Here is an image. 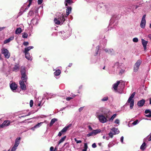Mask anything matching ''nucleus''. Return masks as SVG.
<instances>
[{
    "label": "nucleus",
    "mask_w": 151,
    "mask_h": 151,
    "mask_svg": "<svg viewBox=\"0 0 151 151\" xmlns=\"http://www.w3.org/2000/svg\"><path fill=\"white\" fill-rule=\"evenodd\" d=\"M43 123L44 122H41L40 123H38L35 125V127H36V128H38L40 127Z\"/></svg>",
    "instance_id": "40"
},
{
    "label": "nucleus",
    "mask_w": 151,
    "mask_h": 151,
    "mask_svg": "<svg viewBox=\"0 0 151 151\" xmlns=\"http://www.w3.org/2000/svg\"><path fill=\"white\" fill-rule=\"evenodd\" d=\"M60 35L63 40H65L69 37L71 34V30L70 29L66 32L64 31L59 32Z\"/></svg>",
    "instance_id": "3"
},
{
    "label": "nucleus",
    "mask_w": 151,
    "mask_h": 151,
    "mask_svg": "<svg viewBox=\"0 0 151 151\" xmlns=\"http://www.w3.org/2000/svg\"><path fill=\"white\" fill-rule=\"evenodd\" d=\"M108 99V97L107 96L104 97L101 99V101H106Z\"/></svg>",
    "instance_id": "46"
},
{
    "label": "nucleus",
    "mask_w": 151,
    "mask_h": 151,
    "mask_svg": "<svg viewBox=\"0 0 151 151\" xmlns=\"http://www.w3.org/2000/svg\"><path fill=\"white\" fill-rule=\"evenodd\" d=\"M31 22V23L33 25H36L38 23L37 22V19L35 18L32 19Z\"/></svg>",
    "instance_id": "31"
},
{
    "label": "nucleus",
    "mask_w": 151,
    "mask_h": 151,
    "mask_svg": "<svg viewBox=\"0 0 151 151\" xmlns=\"http://www.w3.org/2000/svg\"><path fill=\"white\" fill-rule=\"evenodd\" d=\"M143 141V143L142 144V145L140 147V149L142 150H144L146 147L145 142H147V141L146 140V139H144Z\"/></svg>",
    "instance_id": "19"
},
{
    "label": "nucleus",
    "mask_w": 151,
    "mask_h": 151,
    "mask_svg": "<svg viewBox=\"0 0 151 151\" xmlns=\"http://www.w3.org/2000/svg\"><path fill=\"white\" fill-rule=\"evenodd\" d=\"M145 102V100L142 99L138 102L137 105L138 106L142 107L143 106Z\"/></svg>",
    "instance_id": "16"
},
{
    "label": "nucleus",
    "mask_w": 151,
    "mask_h": 151,
    "mask_svg": "<svg viewBox=\"0 0 151 151\" xmlns=\"http://www.w3.org/2000/svg\"><path fill=\"white\" fill-rule=\"evenodd\" d=\"M92 147L93 148H96V145L95 143H93L92 145Z\"/></svg>",
    "instance_id": "58"
},
{
    "label": "nucleus",
    "mask_w": 151,
    "mask_h": 151,
    "mask_svg": "<svg viewBox=\"0 0 151 151\" xmlns=\"http://www.w3.org/2000/svg\"><path fill=\"white\" fill-rule=\"evenodd\" d=\"M116 114H114L110 118H109V122H111L116 117Z\"/></svg>",
    "instance_id": "38"
},
{
    "label": "nucleus",
    "mask_w": 151,
    "mask_h": 151,
    "mask_svg": "<svg viewBox=\"0 0 151 151\" xmlns=\"http://www.w3.org/2000/svg\"><path fill=\"white\" fill-rule=\"evenodd\" d=\"M124 137L122 136L120 138V141L122 143H123Z\"/></svg>",
    "instance_id": "59"
},
{
    "label": "nucleus",
    "mask_w": 151,
    "mask_h": 151,
    "mask_svg": "<svg viewBox=\"0 0 151 151\" xmlns=\"http://www.w3.org/2000/svg\"><path fill=\"white\" fill-rule=\"evenodd\" d=\"M34 48L33 46H29L28 47L25 48L24 51V53H28V52L31 49Z\"/></svg>",
    "instance_id": "27"
},
{
    "label": "nucleus",
    "mask_w": 151,
    "mask_h": 151,
    "mask_svg": "<svg viewBox=\"0 0 151 151\" xmlns=\"http://www.w3.org/2000/svg\"><path fill=\"white\" fill-rule=\"evenodd\" d=\"M88 128L90 130H93V129L90 126H88Z\"/></svg>",
    "instance_id": "63"
},
{
    "label": "nucleus",
    "mask_w": 151,
    "mask_h": 151,
    "mask_svg": "<svg viewBox=\"0 0 151 151\" xmlns=\"http://www.w3.org/2000/svg\"><path fill=\"white\" fill-rule=\"evenodd\" d=\"M143 3V2L142 0H139L137 2V4L136 5L135 9H137L138 7L142 6Z\"/></svg>",
    "instance_id": "24"
},
{
    "label": "nucleus",
    "mask_w": 151,
    "mask_h": 151,
    "mask_svg": "<svg viewBox=\"0 0 151 151\" xmlns=\"http://www.w3.org/2000/svg\"><path fill=\"white\" fill-rule=\"evenodd\" d=\"M145 113L146 114H149L145 115V116L148 118L151 117V110L150 109H146L145 111Z\"/></svg>",
    "instance_id": "17"
},
{
    "label": "nucleus",
    "mask_w": 151,
    "mask_h": 151,
    "mask_svg": "<svg viewBox=\"0 0 151 151\" xmlns=\"http://www.w3.org/2000/svg\"><path fill=\"white\" fill-rule=\"evenodd\" d=\"M92 132L94 135H96L100 133L101 132V130L100 129H96L93 130Z\"/></svg>",
    "instance_id": "29"
},
{
    "label": "nucleus",
    "mask_w": 151,
    "mask_h": 151,
    "mask_svg": "<svg viewBox=\"0 0 151 151\" xmlns=\"http://www.w3.org/2000/svg\"><path fill=\"white\" fill-rule=\"evenodd\" d=\"M113 67L116 68L117 70L119 69L120 71L119 74L120 75H122L125 72V70L124 67V65L122 63L120 64L119 62H116Z\"/></svg>",
    "instance_id": "2"
},
{
    "label": "nucleus",
    "mask_w": 151,
    "mask_h": 151,
    "mask_svg": "<svg viewBox=\"0 0 151 151\" xmlns=\"http://www.w3.org/2000/svg\"><path fill=\"white\" fill-rule=\"evenodd\" d=\"M93 135H94L93 134V132L92 131L91 132L89 133V134H87V137H89L90 136H92Z\"/></svg>",
    "instance_id": "49"
},
{
    "label": "nucleus",
    "mask_w": 151,
    "mask_h": 151,
    "mask_svg": "<svg viewBox=\"0 0 151 151\" xmlns=\"http://www.w3.org/2000/svg\"><path fill=\"white\" fill-rule=\"evenodd\" d=\"M14 38V36H12L10 37L8 39H7L5 40L4 41V44H6L11 41Z\"/></svg>",
    "instance_id": "22"
},
{
    "label": "nucleus",
    "mask_w": 151,
    "mask_h": 151,
    "mask_svg": "<svg viewBox=\"0 0 151 151\" xmlns=\"http://www.w3.org/2000/svg\"><path fill=\"white\" fill-rule=\"evenodd\" d=\"M54 22L55 24H60V23H61L60 22V21L57 18H55L54 19Z\"/></svg>",
    "instance_id": "39"
},
{
    "label": "nucleus",
    "mask_w": 151,
    "mask_h": 151,
    "mask_svg": "<svg viewBox=\"0 0 151 151\" xmlns=\"http://www.w3.org/2000/svg\"><path fill=\"white\" fill-rule=\"evenodd\" d=\"M10 87L11 90L14 92H16V90L17 88V85L15 83H10Z\"/></svg>",
    "instance_id": "11"
},
{
    "label": "nucleus",
    "mask_w": 151,
    "mask_h": 151,
    "mask_svg": "<svg viewBox=\"0 0 151 151\" xmlns=\"http://www.w3.org/2000/svg\"><path fill=\"white\" fill-rule=\"evenodd\" d=\"M118 23V21L117 20L114 21V17H113L110 20V23L109 26L111 27L115 28V26L117 25Z\"/></svg>",
    "instance_id": "8"
},
{
    "label": "nucleus",
    "mask_w": 151,
    "mask_h": 151,
    "mask_svg": "<svg viewBox=\"0 0 151 151\" xmlns=\"http://www.w3.org/2000/svg\"><path fill=\"white\" fill-rule=\"evenodd\" d=\"M24 82L23 81H20L19 83L20 85V86L21 89L23 90H25L26 89V86L25 84L24 83Z\"/></svg>",
    "instance_id": "14"
},
{
    "label": "nucleus",
    "mask_w": 151,
    "mask_h": 151,
    "mask_svg": "<svg viewBox=\"0 0 151 151\" xmlns=\"http://www.w3.org/2000/svg\"><path fill=\"white\" fill-rule=\"evenodd\" d=\"M22 37L24 38H27L28 37V34L27 33L24 32L22 33Z\"/></svg>",
    "instance_id": "42"
},
{
    "label": "nucleus",
    "mask_w": 151,
    "mask_h": 151,
    "mask_svg": "<svg viewBox=\"0 0 151 151\" xmlns=\"http://www.w3.org/2000/svg\"><path fill=\"white\" fill-rule=\"evenodd\" d=\"M72 125V124H70L65 126L60 132H59L58 136L59 137L61 136L62 135V134L66 132L68 128L71 127Z\"/></svg>",
    "instance_id": "7"
},
{
    "label": "nucleus",
    "mask_w": 151,
    "mask_h": 151,
    "mask_svg": "<svg viewBox=\"0 0 151 151\" xmlns=\"http://www.w3.org/2000/svg\"><path fill=\"white\" fill-rule=\"evenodd\" d=\"M146 139V140H147L148 141H150L151 140V133L150 135L148 136L145 138L144 139Z\"/></svg>",
    "instance_id": "41"
},
{
    "label": "nucleus",
    "mask_w": 151,
    "mask_h": 151,
    "mask_svg": "<svg viewBox=\"0 0 151 151\" xmlns=\"http://www.w3.org/2000/svg\"><path fill=\"white\" fill-rule=\"evenodd\" d=\"M20 137H17L16 139L14 145L11 148V151H15L16 150L17 148V147L20 143Z\"/></svg>",
    "instance_id": "4"
},
{
    "label": "nucleus",
    "mask_w": 151,
    "mask_h": 151,
    "mask_svg": "<svg viewBox=\"0 0 151 151\" xmlns=\"http://www.w3.org/2000/svg\"><path fill=\"white\" fill-rule=\"evenodd\" d=\"M36 128V127H35V126L33 127H32L31 128V129L32 130L34 131L35 130V129Z\"/></svg>",
    "instance_id": "61"
},
{
    "label": "nucleus",
    "mask_w": 151,
    "mask_h": 151,
    "mask_svg": "<svg viewBox=\"0 0 151 151\" xmlns=\"http://www.w3.org/2000/svg\"><path fill=\"white\" fill-rule=\"evenodd\" d=\"M22 32V29L20 27L17 28L15 31V33L18 35L20 34Z\"/></svg>",
    "instance_id": "34"
},
{
    "label": "nucleus",
    "mask_w": 151,
    "mask_h": 151,
    "mask_svg": "<svg viewBox=\"0 0 151 151\" xmlns=\"http://www.w3.org/2000/svg\"><path fill=\"white\" fill-rule=\"evenodd\" d=\"M114 144L113 141H111L109 143L108 145V147H111L114 145Z\"/></svg>",
    "instance_id": "43"
},
{
    "label": "nucleus",
    "mask_w": 151,
    "mask_h": 151,
    "mask_svg": "<svg viewBox=\"0 0 151 151\" xmlns=\"http://www.w3.org/2000/svg\"><path fill=\"white\" fill-rule=\"evenodd\" d=\"M1 52L6 58H9L10 56V53L7 49L3 48L1 49Z\"/></svg>",
    "instance_id": "6"
},
{
    "label": "nucleus",
    "mask_w": 151,
    "mask_h": 151,
    "mask_svg": "<svg viewBox=\"0 0 151 151\" xmlns=\"http://www.w3.org/2000/svg\"><path fill=\"white\" fill-rule=\"evenodd\" d=\"M54 149V147H51L50 148V151H53Z\"/></svg>",
    "instance_id": "64"
},
{
    "label": "nucleus",
    "mask_w": 151,
    "mask_h": 151,
    "mask_svg": "<svg viewBox=\"0 0 151 151\" xmlns=\"http://www.w3.org/2000/svg\"><path fill=\"white\" fill-rule=\"evenodd\" d=\"M29 44V43L28 42H24L23 43V45L25 46H27Z\"/></svg>",
    "instance_id": "56"
},
{
    "label": "nucleus",
    "mask_w": 151,
    "mask_h": 151,
    "mask_svg": "<svg viewBox=\"0 0 151 151\" xmlns=\"http://www.w3.org/2000/svg\"><path fill=\"white\" fill-rule=\"evenodd\" d=\"M142 61L141 60H138L134 64V72H137L139 69V67L141 64Z\"/></svg>",
    "instance_id": "9"
},
{
    "label": "nucleus",
    "mask_w": 151,
    "mask_h": 151,
    "mask_svg": "<svg viewBox=\"0 0 151 151\" xmlns=\"http://www.w3.org/2000/svg\"><path fill=\"white\" fill-rule=\"evenodd\" d=\"M74 140L77 144L81 143L82 142L80 140H78L76 138H74Z\"/></svg>",
    "instance_id": "53"
},
{
    "label": "nucleus",
    "mask_w": 151,
    "mask_h": 151,
    "mask_svg": "<svg viewBox=\"0 0 151 151\" xmlns=\"http://www.w3.org/2000/svg\"><path fill=\"white\" fill-rule=\"evenodd\" d=\"M10 124L9 121L7 120L5 121L3 123L0 125V128H3L5 127L9 126Z\"/></svg>",
    "instance_id": "12"
},
{
    "label": "nucleus",
    "mask_w": 151,
    "mask_h": 151,
    "mask_svg": "<svg viewBox=\"0 0 151 151\" xmlns=\"http://www.w3.org/2000/svg\"><path fill=\"white\" fill-rule=\"evenodd\" d=\"M146 15H143L141 22L140 26L141 28L144 29L145 28L146 25V21L145 19Z\"/></svg>",
    "instance_id": "10"
},
{
    "label": "nucleus",
    "mask_w": 151,
    "mask_h": 151,
    "mask_svg": "<svg viewBox=\"0 0 151 151\" xmlns=\"http://www.w3.org/2000/svg\"><path fill=\"white\" fill-rule=\"evenodd\" d=\"M33 101L32 100H31L30 101V107H32L33 106Z\"/></svg>",
    "instance_id": "54"
},
{
    "label": "nucleus",
    "mask_w": 151,
    "mask_h": 151,
    "mask_svg": "<svg viewBox=\"0 0 151 151\" xmlns=\"http://www.w3.org/2000/svg\"><path fill=\"white\" fill-rule=\"evenodd\" d=\"M72 97H68L66 98V100L67 101H70V99H72Z\"/></svg>",
    "instance_id": "60"
},
{
    "label": "nucleus",
    "mask_w": 151,
    "mask_h": 151,
    "mask_svg": "<svg viewBox=\"0 0 151 151\" xmlns=\"http://www.w3.org/2000/svg\"><path fill=\"white\" fill-rule=\"evenodd\" d=\"M33 0H28V1L29 2V4L28 5L27 7L25 8L24 11H26V10L28 9V8L29 7L30 5L31 4Z\"/></svg>",
    "instance_id": "37"
},
{
    "label": "nucleus",
    "mask_w": 151,
    "mask_h": 151,
    "mask_svg": "<svg viewBox=\"0 0 151 151\" xmlns=\"http://www.w3.org/2000/svg\"><path fill=\"white\" fill-rule=\"evenodd\" d=\"M138 123H139L138 120L137 119V120H136L135 121H134L132 123V124L133 125H136L137 124H138Z\"/></svg>",
    "instance_id": "47"
},
{
    "label": "nucleus",
    "mask_w": 151,
    "mask_h": 151,
    "mask_svg": "<svg viewBox=\"0 0 151 151\" xmlns=\"http://www.w3.org/2000/svg\"><path fill=\"white\" fill-rule=\"evenodd\" d=\"M104 50L105 52L110 54L112 53L114 51L113 49H105Z\"/></svg>",
    "instance_id": "32"
},
{
    "label": "nucleus",
    "mask_w": 151,
    "mask_h": 151,
    "mask_svg": "<svg viewBox=\"0 0 151 151\" xmlns=\"http://www.w3.org/2000/svg\"><path fill=\"white\" fill-rule=\"evenodd\" d=\"M64 3L66 6H68V4L70 5L73 3V1L72 0H65Z\"/></svg>",
    "instance_id": "25"
},
{
    "label": "nucleus",
    "mask_w": 151,
    "mask_h": 151,
    "mask_svg": "<svg viewBox=\"0 0 151 151\" xmlns=\"http://www.w3.org/2000/svg\"><path fill=\"white\" fill-rule=\"evenodd\" d=\"M114 134H115L111 131L109 134V137L111 138H113V135Z\"/></svg>",
    "instance_id": "44"
},
{
    "label": "nucleus",
    "mask_w": 151,
    "mask_h": 151,
    "mask_svg": "<svg viewBox=\"0 0 151 151\" xmlns=\"http://www.w3.org/2000/svg\"><path fill=\"white\" fill-rule=\"evenodd\" d=\"M111 131L115 134H118L119 132L118 129L114 127L112 128L111 129Z\"/></svg>",
    "instance_id": "20"
},
{
    "label": "nucleus",
    "mask_w": 151,
    "mask_h": 151,
    "mask_svg": "<svg viewBox=\"0 0 151 151\" xmlns=\"http://www.w3.org/2000/svg\"><path fill=\"white\" fill-rule=\"evenodd\" d=\"M25 54V58L28 60H32V56H30L29 53H24Z\"/></svg>",
    "instance_id": "23"
},
{
    "label": "nucleus",
    "mask_w": 151,
    "mask_h": 151,
    "mask_svg": "<svg viewBox=\"0 0 151 151\" xmlns=\"http://www.w3.org/2000/svg\"><path fill=\"white\" fill-rule=\"evenodd\" d=\"M120 83L119 81H117L116 83H115L113 85V88L115 90H117V87Z\"/></svg>",
    "instance_id": "30"
},
{
    "label": "nucleus",
    "mask_w": 151,
    "mask_h": 151,
    "mask_svg": "<svg viewBox=\"0 0 151 151\" xmlns=\"http://www.w3.org/2000/svg\"><path fill=\"white\" fill-rule=\"evenodd\" d=\"M21 79L22 80L20 81H23L24 83H26L27 80L28 79V77L26 75H21Z\"/></svg>",
    "instance_id": "21"
},
{
    "label": "nucleus",
    "mask_w": 151,
    "mask_h": 151,
    "mask_svg": "<svg viewBox=\"0 0 151 151\" xmlns=\"http://www.w3.org/2000/svg\"><path fill=\"white\" fill-rule=\"evenodd\" d=\"M114 123L116 124H119V120L118 119H116L114 122Z\"/></svg>",
    "instance_id": "55"
},
{
    "label": "nucleus",
    "mask_w": 151,
    "mask_h": 151,
    "mask_svg": "<svg viewBox=\"0 0 151 151\" xmlns=\"http://www.w3.org/2000/svg\"><path fill=\"white\" fill-rule=\"evenodd\" d=\"M34 12L33 11L31 10L29 12L28 14V17L31 16H32Z\"/></svg>",
    "instance_id": "45"
},
{
    "label": "nucleus",
    "mask_w": 151,
    "mask_h": 151,
    "mask_svg": "<svg viewBox=\"0 0 151 151\" xmlns=\"http://www.w3.org/2000/svg\"><path fill=\"white\" fill-rule=\"evenodd\" d=\"M133 41L134 42H137L138 41V39L137 38H134L133 39Z\"/></svg>",
    "instance_id": "48"
},
{
    "label": "nucleus",
    "mask_w": 151,
    "mask_h": 151,
    "mask_svg": "<svg viewBox=\"0 0 151 151\" xmlns=\"http://www.w3.org/2000/svg\"><path fill=\"white\" fill-rule=\"evenodd\" d=\"M67 9H66V16L67 17V16H68L70 13V12L72 10V8L70 6H66Z\"/></svg>",
    "instance_id": "18"
},
{
    "label": "nucleus",
    "mask_w": 151,
    "mask_h": 151,
    "mask_svg": "<svg viewBox=\"0 0 151 151\" xmlns=\"http://www.w3.org/2000/svg\"><path fill=\"white\" fill-rule=\"evenodd\" d=\"M66 146V148H69V144L68 142L65 143L63 147H65Z\"/></svg>",
    "instance_id": "50"
},
{
    "label": "nucleus",
    "mask_w": 151,
    "mask_h": 151,
    "mask_svg": "<svg viewBox=\"0 0 151 151\" xmlns=\"http://www.w3.org/2000/svg\"><path fill=\"white\" fill-rule=\"evenodd\" d=\"M61 73V70L59 69L56 70L55 72L54 73V75L55 76H59Z\"/></svg>",
    "instance_id": "26"
},
{
    "label": "nucleus",
    "mask_w": 151,
    "mask_h": 151,
    "mask_svg": "<svg viewBox=\"0 0 151 151\" xmlns=\"http://www.w3.org/2000/svg\"><path fill=\"white\" fill-rule=\"evenodd\" d=\"M96 55H97V54H98V52H99V46L96 47Z\"/></svg>",
    "instance_id": "52"
},
{
    "label": "nucleus",
    "mask_w": 151,
    "mask_h": 151,
    "mask_svg": "<svg viewBox=\"0 0 151 151\" xmlns=\"http://www.w3.org/2000/svg\"><path fill=\"white\" fill-rule=\"evenodd\" d=\"M57 120V119L56 118H53L52 119L50 122V126H52L55 123V122Z\"/></svg>",
    "instance_id": "35"
},
{
    "label": "nucleus",
    "mask_w": 151,
    "mask_h": 151,
    "mask_svg": "<svg viewBox=\"0 0 151 151\" xmlns=\"http://www.w3.org/2000/svg\"><path fill=\"white\" fill-rule=\"evenodd\" d=\"M134 97L133 95L132 94L129 98L126 104L128 105L129 103H130V107L131 109H132L134 106V101L132 99Z\"/></svg>",
    "instance_id": "5"
},
{
    "label": "nucleus",
    "mask_w": 151,
    "mask_h": 151,
    "mask_svg": "<svg viewBox=\"0 0 151 151\" xmlns=\"http://www.w3.org/2000/svg\"><path fill=\"white\" fill-rule=\"evenodd\" d=\"M43 0H38V3L39 4H41Z\"/></svg>",
    "instance_id": "57"
},
{
    "label": "nucleus",
    "mask_w": 151,
    "mask_h": 151,
    "mask_svg": "<svg viewBox=\"0 0 151 151\" xmlns=\"http://www.w3.org/2000/svg\"><path fill=\"white\" fill-rule=\"evenodd\" d=\"M83 107H81L79 108L78 110L79 112L81 111L83 109Z\"/></svg>",
    "instance_id": "62"
},
{
    "label": "nucleus",
    "mask_w": 151,
    "mask_h": 151,
    "mask_svg": "<svg viewBox=\"0 0 151 151\" xmlns=\"http://www.w3.org/2000/svg\"><path fill=\"white\" fill-rule=\"evenodd\" d=\"M67 17L66 16L62 14L58 19L60 21L61 24H63Z\"/></svg>",
    "instance_id": "13"
},
{
    "label": "nucleus",
    "mask_w": 151,
    "mask_h": 151,
    "mask_svg": "<svg viewBox=\"0 0 151 151\" xmlns=\"http://www.w3.org/2000/svg\"><path fill=\"white\" fill-rule=\"evenodd\" d=\"M19 66L18 65H15L14 67L13 68V71L16 72H17L19 70Z\"/></svg>",
    "instance_id": "28"
},
{
    "label": "nucleus",
    "mask_w": 151,
    "mask_h": 151,
    "mask_svg": "<svg viewBox=\"0 0 151 151\" xmlns=\"http://www.w3.org/2000/svg\"><path fill=\"white\" fill-rule=\"evenodd\" d=\"M66 138V136H64V137H63L59 141L58 143V146L62 142H63L65 139Z\"/></svg>",
    "instance_id": "33"
},
{
    "label": "nucleus",
    "mask_w": 151,
    "mask_h": 151,
    "mask_svg": "<svg viewBox=\"0 0 151 151\" xmlns=\"http://www.w3.org/2000/svg\"><path fill=\"white\" fill-rule=\"evenodd\" d=\"M141 42L144 50H146L147 49V45L148 43V41L145 40L143 39H141Z\"/></svg>",
    "instance_id": "15"
},
{
    "label": "nucleus",
    "mask_w": 151,
    "mask_h": 151,
    "mask_svg": "<svg viewBox=\"0 0 151 151\" xmlns=\"http://www.w3.org/2000/svg\"><path fill=\"white\" fill-rule=\"evenodd\" d=\"M88 148L87 144V143H85L84 144V148L83 149L85 150H87V149Z\"/></svg>",
    "instance_id": "51"
},
{
    "label": "nucleus",
    "mask_w": 151,
    "mask_h": 151,
    "mask_svg": "<svg viewBox=\"0 0 151 151\" xmlns=\"http://www.w3.org/2000/svg\"><path fill=\"white\" fill-rule=\"evenodd\" d=\"M21 72V75H26V70L24 67L22 68Z\"/></svg>",
    "instance_id": "36"
},
{
    "label": "nucleus",
    "mask_w": 151,
    "mask_h": 151,
    "mask_svg": "<svg viewBox=\"0 0 151 151\" xmlns=\"http://www.w3.org/2000/svg\"><path fill=\"white\" fill-rule=\"evenodd\" d=\"M97 113H101L98 115V118L99 121L102 123L107 122V119L109 118L112 114L110 110L104 107L99 108Z\"/></svg>",
    "instance_id": "1"
}]
</instances>
